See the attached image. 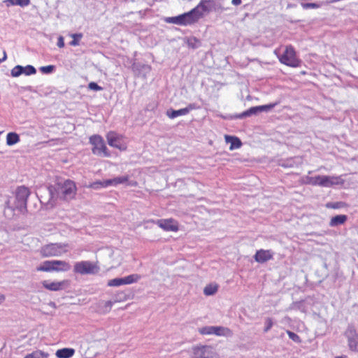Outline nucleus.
I'll return each instance as SVG.
<instances>
[{
  "label": "nucleus",
  "instance_id": "obj_1",
  "mask_svg": "<svg viewBox=\"0 0 358 358\" xmlns=\"http://www.w3.org/2000/svg\"><path fill=\"white\" fill-rule=\"evenodd\" d=\"M48 190L49 193L48 203L54 206L58 199L67 201L74 198L77 188L73 181L66 180L63 182H57L48 185Z\"/></svg>",
  "mask_w": 358,
  "mask_h": 358
},
{
  "label": "nucleus",
  "instance_id": "obj_2",
  "mask_svg": "<svg viewBox=\"0 0 358 358\" xmlns=\"http://www.w3.org/2000/svg\"><path fill=\"white\" fill-rule=\"evenodd\" d=\"M30 194L28 187L24 185L17 187L15 191L14 203L12 204L9 199L7 200L5 203L6 208L10 209L12 211L17 210L22 213H24L27 211V199Z\"/></svg>",
  "mask_w": 358,
  "mask_h": 358
},
{
  "label": "nucleus",
  "instance_id": "obj_3",
  "mask_svg": "<svg viewBox=\"0 0 358 358\" xmlns=\"http://www.w3.org/2000/svg\"><path fill=\"white\" fill-rule=\"evenodd\" d=\"M196 9H191L177 16L165 17L164 22L181 26L191 25L198 22L196 17Z\"/></svg>",
  "mask_w": 358,
  "mask_h": 358
},
{
  "label": "nucleus",
  "instance_id": "obj_4",
  "mask_svg": "<svg viewBox=\"0 0 358 358\" xmlns=\"http://www.w3.org/2000/svg\"><path fill=\"white\" fill-rule=\"evenodd\" d=\"M275 53L279 61L282 64L288 66L298 67L300 66L302 63V61L297 58L296 51L294 47L291 45H287L282 53H277L276 51Z\"/></svg>",
  "mask_w": 358,
  "mask_h": 358
},
{
  "label": "nucleus",
  "instance_id": "obj_5",
  "mask_svg": "<svg viewBox=\"0 0 358 358\" xmlns=\"http://www.w3.org/2000/svg\"><path fill=\"white\" fill-rule=\"evenodd\" d=\"M69 263L62 260H46L37 267V271L44 272L67 271L70 270Z\"/></svg>",
  "mask_w": 358,
  "mask_h": 358
},
{
  "label": "nucleus",
  "instance_id": "obj_6",
  "mask_svg": "<svg viewBox=\"0 0 358 358\" xmlns=\"http://www.w3.org/2000/svg\"><path fill=\"white\" fill-rule=\"evenodd\" d=\"M343 335L347 339L349 350L353 352H358V331L355 324L349 323Z\"/></svg>",
  "mask_w": 358,
  "mask_h": 358
},
{
  "label": "nucleus",
  "instance_id": "obj_7",
  "mask_svg": "<svg viewBox=\"0 0 358 358\" xmlns=\"http://www.w3.org/2000/svg\"><path fill=\"white\" fill-rule=\"evenodd\" d=\"M90 143L93 145L92 153L96 155L103 157H110V153L108 151L103 138L98 134H94L90 138Z\"/></svg>",
  "mask_w": 358,
  "mask_h": 358
},
{
  "label": "nucleus",
  "instance_id": "obj_8",
  "mask_svg": "<svg viewBox=\"0 0 358 358\" xmlns=\"http://www.w3.org/2000/svg\"><path fill=\"white\" fill-rule=\"evenodd\" d=\"M192 358H219L213 348L207 345H194L192 348Z\"/></svg>",
  "mask_w": 358,
  "mask_h": 358
},
{
  "label": "nucleus",
  "instance_id": "obj_9",
  "mask_svg": "<svg viewBox=\"0 0 358 358\" xmlns=\"http://www.w3.org/2000/svg\"><path fill=\"white\" fill-rule=\"evenodd\" d=\"M99 271V267L90 261L76 262L73 266V272L81 275L95 274Z\"/></svg>",
  "mask_w": 358,
  "mask_h": 358
},
{
  "label": "nucleus",
  "instance_id": "obj_10",
  "mask_svg": "<svg viewBox=\"0 0 358 358\" xmlns=\"http://www.w3.org/2000/svg\"><path fill=\"white\" fill-rule=\"evenodd\" d=\"M130 63L131 64V69L135 77L146 79L152 71L150 65L138 62L136 59L131 60Z\"/></svg>",
  "mask_w": 358,
  "mask_h": 358
},
{
  "label": "nucleus",
  "instance_id": "obj_11",
  "mask_svg": "<svg viewBox=\"0 0 358 358\" xmlns=\"http://www.w3.org/2000/svg\"><path fill=\"white\" fill-rule=\"evenodd\" d=\"M68 243H50L44 245L41 248V253L44 257L59 256L62 253V250L68 248Z\"/></svg>",
  "mask_w": 358,
  "mask_h": 358
},
{
  "label": "nucleus",
  "instance_id": "obj_12",
  "mask_svg": "<svg viewBox=\"0 0 358 358\" xmlns=\"http://www.w3.org/2000/svg\"><path fill=\"white\" fill-rule=\"evenodd\" d=\"M141 279L138 274H131L123 278H115L110 280L107 285L109 287H119L123 285H130L138 282Z\"/></svg>",
  "mask_w": 358,
  "mask_h": 358
},
{
  "label": "nucleus",
  "instance_id": "obj_13",
  "mask_svg": "<svg viewBox=\"0 0 358 358\" xmlns=\"http://www.w3.org/2000/svg\"><path fill=\"white\" fill-rule=\"evenodd\" d=\"M200 106L196 103H190L185 108L179 110L169 108L166 110V114L170 119H174L180 115H185L192 110L199 109Z\"/></svg>",
  "mask_w": 358,
  "mask_h": 358
},
{
  "label": "nucleus",
  "instance_id": "obj_14",
  "mask_svg": "<svg viewBox=\"0 0 358 358\" xmlns=\"http://www.w3.org/2000/svg\"><path fill=\"white\" fill-rule=\"evenodd\" d=\"M214 0H201L199 4L193 9L196 10V17L198 21L203 17V13H209L213 11Z\"/></svg>",
  "mask_w": 358,
  "mask_h": 358
},
{
  "label": "nucleus",
  "instance_id": "obj_15",
  "mask_svg": "<svg viewBox=\"0 0 358 358\" xmlns=\"http://www.w3.org/2000/svg\"><path fill=\"white\" fill-rule=\"evenodd\" d=\"M43 287L50 291H60L67 288L70 285L69 280H64L60 282H50L49 280L42 281Z\"/></svg>",
  "mask_w": 358,
  "mask_h": 358
},
{
  "label": "nucleus",
  "instance_id": "obj_16",
  "mask_svg": "<svg viewBox=\"0 0 358 358\" xmlns=\"http://www.w3.org/2000/svg\"><path fill=\"white\" fill-rule=\"evenodd\" d=\"M274 252L272 250L260 249L256 251L253 258L259 264H264L273 259Z\"/></svg>",
  "mask_w": 358,
  "mask_h": 358
},
{
  "label": "nucleus",
  "instance_id": "obj_17",
  "mask_svg": "<svg viewBox=\"0 0 358 358\" xmlns=\"http://www.w3.org/2000/svg\"><path fill=\"white\" fill-rule=\"evenodd\" d=\"M260 113L259 110V106H252L248 108V110L243 111L241 113H236L234 115H229L227 116H223L222 117L224 120H236V119H244L248 117H250L253 115H257Z\"/></svg>",
  "mask_w": 358,
  "mask_h": 358
},
{
  "label": "nucleus",
  "instance_id": "obj_18",
  "mask_svg": "<svg viewBox=\"0 0 358 358\" xmlns=\"http://www.w3.org/2000/svg\"><path fill=\"white\" fill-rule=\"evenodd\" d=\"M106 138L110 146L117 148L121 151L127 150L126 145L121 141L115 132L110 131L108 133Z\"/></svg>",
  "mask_w": 358,
  "mask_h": 358
},
{
  "label": "nucleus",
  "instance_id": "obj_19",
  "mask_svg": "<svg viewBox=\"0 0 358 358\" xmlns=\"http://www.w3.org/2000/svg\"><path fill=\"white\" fill-rule=\"evenodd\" d=\"M157 224L166 231H177L178 230V223L173 219L158 220Z\"/></svg>",
  "mask_w": 358,
  "mask_h": 358
},
{
  "label": "nucleus",
  "instance_id": "obj_20",
  "mask_svg": "<svg viewBox=\"0 0 358 358\" xmlns=\"http://www.w3.org/2000/svg\"><path fill=\"white\" fill-rule=\"evenodd\" d=\"M325 180V187H331L335 185H343L345 180L342 178V176H324Z\"/></svg>",
  "mask_w": 358,
  "mask_h": 358
},
{
  "label": "nucleus",
  "instance_id": "obj_21",
  "mask_svg": "<svg viewBox=\"0 0 358 358\" xmlns=\"http://www.w3.org/2000/svg\"><path fill=\"white\" fill-rule=\"evenodd\" d=\"M324 176L317 175L315 176H306L305 183L313 186H320L325 187Z\"/></svg>",
  "mask_w": 358,
  "mask_h": 358
},
{
  "label": "nucleus",
  "instance_id": "obj_22",
  "mask_svg": "<svg viewBox=\"0 0 358 358\" xmlns=\"http://www.w3.org/2000/svg\"><path fill=\"white\" fill-rule=\"evenodd\" d=\"M116 297L118 298V299H117V300H115L114 301H102L101 303H100L99 307H101L102 312L103 313H109L110 311L111 308H112L113 305L115 302H117L118 301H121V300L125 299V295L122 292L120 293V294H118Z\"/></svg>",
  "mask_w": 358,
  "mask_h": 358
},
{
  "label": "nucleus",
  "instance_id": "obj_23",
  "mask_svg": "<svg viewBox=\"0 0 358 358\" xmlns=\"http://www.w3.org/2000/svg\"><path fill=\"white\" fill-rule=\"evenodd\" d=\"M225 140L227 143H230L229 150H233L234 149H238L241 147L242 142L241 139L235 136H229L226 135L225 136Z\"/></svg>",
  "mask_w": 358,
  "mask_h": 358
},
{
  "label": "nucleus",
  "instance_id": "obj_24",
  "mask_svg": "<svg viewBox=\"0 0 358 358\" xmlns=\"http://www.w3.org/2000/svg\"><path fill=\"white\" fill-rule=\"evenodd\" d=\"M184 41L189 48L195 50L201 46V41L194 36L184 38Z\"/></svg>",
  "mask_w": 358,
  "mask_h": 358
},
{
  "label": "nucleus",
  "instance_id": "obj_25",
  "mask_svg": "<svg viewBox=\"0 0 358 358\" xmlns=\"http://www.w3.org/2000/svg\"><path fill=\"white\" fill-rule=\"evenodd\" d=\"M75 354V350L70 348L59 349L56 351L55 355L57 358H71Z\"/></svg>",
  "mask_w": 358,
  "mask_h": 358
},
{
  "label": "nucleus",
  "instance_id": "obj_26",
  "mask_svg": "<svg viewBox=\"0 0 358 358\" xmlns=\"http://www.w3.org/2000/svg\"><path fill=\"white\" fill-rule=\"evenodd\" d=\"M347 220L348 216L346 215H337L331 217L329 222V226L331 227H338L345 224Z\"/></svg>",
  "mask_w": 358,
  "mask_h": 358
},
{
  "label": "nucleus",
  "instance_id": "obj_27",
  "mask_svg": "<svg viewBox=\"0 0 358 358\" xmlns=\"http://www.w3.org/2000/svg\"><path fill=\"white\" fill-rule=\"evenodd\" d=\"M213 334L216 336H227L231 334L230 329L222 326H213Z\"/></svg>",
  "mask_w": 358,
  "mask_h": 358
},
{
  "label": "nucleus",
  "instance_id": "obj_28",
  "mask_svg": "<svg viewBox=\"0 0 358 358\" xmlns=\"http://www.w3.org/2000/svg\"><path fill=\"white\" fill-rule=\"evenodd\" d=\"M20 136L15 132H9L6 136V144L8 146H12L20 142Z\"/></svg>",
  "mask_w": 358,
  "mask_h": 358
},
{
  "label": "nucleus",
  "instance_id": "obj_29",
  "mask_svg": "<svg viewBox=\"0 0 358 358\" xmlns=\"http://www.w3.org/2000/svg\"><path fill=\"white\" fill-rule=\"evenodd\" d=\"M289 309V310L296 309V310H300L302 313H306V310H307V308H306V306L304 300H301V301H297L292 302L291 303Z\"/></svg>",
  "mask_w": 358,
  "mask_h": 358
},
{
  "label": "nucleus",
  "instance_id": "obj_30",
  "mask_svg": "<svg viewBox=\"0 0 358 358\" xmlns=\"http://www.w3.org/2000/svg\"><path fill=\"white\" fill-rule=\"evenodd\" d=\"M48 353L38 350L27 354L24 358H48Z\"/></svg>",
  "mask_w": 358,
  "mask_h": 358
},
{
  "label": "nucleus",
  "instance_id": "obj_31",
  "mask_svg": "<svg viewBox=\"0 0 358 358\" xmlns=\"http://www.w3.org/2000/svg\"><path fill=\"white\" fill-rule=\"evenodd\" d=\"M69 36L73 38L71 41L69 42V45L71 46H77L80 45V41L83 36V33H75L71 34Z\"/></svg>",
  "mask_w": 358,
  "mask_h": 358
},
{
  "label": "nucleus",
  "instance_id": "obj_32",
  "mask_svg": "<svg viewBox=\"0 0 358 358\" xmlns=\"http://www.w3.org/2000/svg\"><path fill=\"white\" fill-rule=\"evenodd\" d=\"M217 289L218 286L217 285H213L210 284L205 287L203 293L206 296H212L217 292Z\"/></svg>",
  "mask_w": 358,
  "mask_h": 358
},
{
  "label": "nucleus",
  "instance_id": "obj_33",
  "mask_svg": "<svg viewBox=\"0 0 358 358\" xmlns=\"http://www.w3.org/2000/svg\"><path fill=\"white\" fill-rule=\"evenodd\" d=\"M347 206L345 202L343 201H336V202H328L326 204V207L327 208H332V209H338L344 208Z\"/></svg>",
  "mask_w": 358,
  "mask_h": 358
},
{
  "label": "nucleus",
  "instance_id": "obj_34",
  "mask_svg": "<svg viewBox=\"0 0 358 358\" xmlns=\"http://www.w3.org/2000/svg\"><path fill=\"white\" fill-rule=\"evenodd\" d=\"M22 72L26 76H31L36 73V69L34 66L28 64L26 66H22Z\"/></svg>",
  "mask_w": 358,
  "mask_h": 358
},
{
  "label": "nucleus",
  "instance_id": "obj_35",
  "mask_svg": "<svg viewBox=\"0 0 358 358\" xmlns=\"http://www.w3.org/2000/svg\"><path fill=\"white\" fill-rule=\"evenodd\" d=\"M286 333L288 335L289 338L295 343L300 344L302 342L301 338L297 334L290 330H286Z\"/></svg>",
  "mask_w": 358,
  "mask_h": 358
},
{
  "label": "nucleus",
  "instance_id": "obj_36",
  "mask_svg": "<svg viewBox=\"0 0 358 358\" xmlns=\"http://www.w3.org/2000/svg\"><path fill=\"white\" fill-rule=\"evenodd\" d=\"M278 102H275V103H271L268 104L258 106L259 110L260 113L268 112V111L271 110L273 108H274L275 106H276L278 105Z\"/></svg>",
  "mask_w": 358,
  "mask_h": 358
},
{
  "label": "nucleus",
  "instance_id": "obj_37",
  "mask_svg": "<svg viewBox=\"0 0 358 358\" xmlns=\"http://www.w3.org/2000/svg\"><path fill=\"white\" fill-rule=\"evenodd\" d=\"M11 5L24 7L30 3V0H7Z\"/></svg>",
  "mask_w": 358,
  "mask_h": 358
},
{
  "label": "nucleus",
  "instance_id": "obj_38",
  "mask_svg": "<svg viewBox=\"0 0 358 358\" xmlns=\"http://www.w3.org/2000/svg\"><path fill=\"white\" fill-rule=\"evenodd\" d=\"M273 320L271 317H266L264 320V327L263 329L264 333L269 331L273 326Z\"/></svg>",
  "mask_w": 358,
  "mask_h": 358
},
{
  "label": "nucleus",
  "instance_id": "obj_39",
  "mask_svg": "<svg viewBox=\"0 0 358 358\" xmlns=\"http://www.w3.org/2000/svg\"><path fill=\"white\" fill-rule=\"evenodd\" d=\"M158 107V101L157 100L150 101L145 106V111L155 112Z\"/></svg>",
  "mask_w": 358,
  "mask_h": 358
},
{
  "label": "nucleus",
  "instance_id": "obj_40",
  "mask_svg": "<svg viewBox=\"0 0 358 358\" xmlns=\"http://www.w3.org/2000/svg\"><path fill=\"white\" fill-rule=\"evenodd\" d=\"M213 326H205L199 329V332L201 335L213 334Z\"/></svg>",
  "mask_w": 358,
  "mask_h": 358
},
{
  "label": "nucleus",
  "instance_id": "obj_41",
  "mask_svg": "<svg viewBox=\"0 0 358 358\" xmlns=\"http://www.w3.org/2000/svg\"><path fill=\"white\" fill-rule=\"evenodd\" d=\"M22 66L16 65L14 68L11 69L10 76L14 78L21 76L22 74Z\"/></svg>",
  "mask_w": 358,
  "mask_h": 358
},
{
  "label": "nucleus",
  "instance_id": "obj_42",
  "mask_svg": "<svg viewBox=\"0 0 358 358\" xmlns=\"http://www.w3.org/2000/svg\"><path fill=\"white\" fill-rule=\"evenodd\" d=\"M55 66L54 65H48L39 68V71L44 74H49L54 71Z\"/></svg>",
  "mask_w": 358,
  "mask_h": 358
},
{
  "label": "nucleus",
  "instance_id": "obj_43",
  "mask_svg": "<svg viewBox=\"0 0 358 358\" xmlns=\"http://www.w3.org/2000/svg\"><path fill=\"white\" fill-rule=\"evenodd\" d=\"M301 6L303 9H316L321 6L320 3H302Z\"/></svg>",
  "mask_w": 358,
  "mask_h": 358
},
{
  "label": "nucleus",
  "instance_id": "obj_44",
  "mask_svg": "<svg viewBox=\"0 0 358 358\" xmlns=\"http://www.w3.org/2000/svg\"><path fill=\"white\" fill-rule=\"evenodd\" d=\"M227 8L222 6V5L217 2L215 0L213 1V11L217 12V13H222L224 10H226Z\"/></svg>",
  "mask_w": 358,
  "mask_h": 358
},
{
  "label": "nucleus",
  "instance_id": "obj_45",
  "mask_svg": "<svg viewBox=\"0 0 358 358\" xmlns=\"http://www.w3.org/2000/svg\"><path fill=\"white\" fill-rule=\"evenodd\" d=\"M87 88L90 90H92V91H95V92L101 91L103 90V88L101 86L99 85L95 82H90L87 85Z\"/></svg>",
  "mask_w": 358,
  "mask_h": 358
},
{
  "label": "nucleus",
  "instance_id": "obj_46",
  "mask_svg": "<svg viewBox=\"0 0 358 358\" xmlns=\"http://www.w3.org/2000/svg\"><path fill=\"white\" fill-rule=\"evenodd\" d=\"M114 180H115V185L117 186L120 184H123L126 182H128L129 176H118V177L114 178Z\"/></svg>",
  "mask_w": 358,
  "mask_h": 358
},
{
  "label": "nucleus",
  "instance_id": "obj_47",
  "mask_svg": "<svg viewBox=\"0 0 358 358\" xmlns=\"http://www.w3.org/2000/svg\"><path fill=\"white\" fill-rule=\"evenodd\" d=\"M90 187L94 189H100L101 188H105L103 187V180H96L90 184Z\"/></svg>",
  "mask_w": 358,
  "mask_h": 358
},
{
  "label": "nucleus",
  "instance_id": "obj_48",
  "mask_svg": "<svg viewBox=\"0 0 358 358\" xmlns=\"http://www.w3.org/2000/svg\"><path fill=\"white\" fill-rule=\"evenodd\" d=\"M109 186H116L114 178L103 180V187L106 188Z\"/></svg>",
  "mask_w": 358,
  "mask_h": 358
},
{
  "label": "nucleus",
  "instance_id": "obj_49",
  "mask_svg": "<svg viewBox=\"0 0 358 358\" xmlns=\"http://www.w3.org/2000/svg\"><path fill=\"white\" fill-rule=\"evenodd\" d=\"M57 45L62 48H64V45H65V43H64V38L62 36H59L57 38Z\"/></svg>",
  "mask_w": 358,
  "mask_h": 358
},
{
  "label": "nucleus",
  "instance_id": "obj_50",
  "mask_svg": "<svg viewBox=\"0 0 358 358\" xmlns=\"http://www.w3.org/2000/svg\"><path fill=\"white\" fill-rule=\"evenodd\" d=\"M331 277L332 280H334V282H336V281L338 279L341 278L342 276L339 274L338 272H336L333 275H331Z\"/></svg>",
  "mask_w": 358,
  "mask_h": 358
},
{
  "label": "nucleus",
  "instance_id": "obj_51",
  "mask_svg": "<svg viewBox=\"0 0 358 358\" xmlns=\"http://www.w3.org/2000/svg\"><path fill=\"white\" fill-rule=\"evenodd\" d=\"M241 0H232L231 3L234 6H239L241 3Z\"/></svg>",
  "mask_w": 358,
  "mask_h": 358
},
{
  "label": "nucleus",
  "instance_id": "obj_52",
  "mask_svg": "<svg viewBox=\"0 0 358 358\" xmlns=\"http://www.w3.org/2000/svg\"><path fill=\"white\" fill-rule=\"evenodd\" d=\"M6 59H7L6 52V51H3V57L1 59H0V63L5 61Z\"/></svg>",
  "mask_w": 358,
  "mask_h": 358
},
{
  "label": "nucleus",
  "instance_id": "obj_53",
  "mask_svg": "<svg viewBox=\"0 0 358 358\" xmlns=\"http://www.w3.org/2000/svg\"><path fill=\"white\" fill-rule=\"evenodd\" d=\"M24 90L29 92H34L31 86H27L24 87Z\"/></svg>",
  "mask_w": 358,
  "mask_h": 358
},
{
  "label": "nucleus",
  "instance_id": "obj_54",
  "mask_svg": "<svg viewBox=\"0 0 358 358\" xmlns=\"http://www.w3.org/2000/svg\"><path fill=\"white\" fill-rule=\"evenodd\" d=\"M5 300V296L0 294V304Z\"/></svg>",
  "mask_w": 358,
  "mask_h": 358
},
{
  "label": "nucleus",
  "instance_id": "obj_55",
  "mask_svg": "<svg viewBox=\"0 0 358 358\" xmlns=\"http://www.w3.org/2000/svg\"><path fill=\"white\" fill-rule=\"evenodd\" d=\"M49 305H50V306H52V307L55 308H56V307H57L56 303H55V302H53V301H50V302L49 303Z\"/></svg>",
  "mask_w": 358,
  "mask_h": 358
},
{
  "label": "nucleus",
  "instance_id": "obj_56",
  "mask_svg": "<svg viewBox=\"0 0 358 358\" xmlns=\"http://www.w3.org/2000/svg\"><path fill=\"white\" fill-rule=\"evenodd\" d=\"M336 358H344V357H343L341 356H338V357H336Z\"/></svg>",
  "mask_w": 358,
  "mask_h": 358
},
{
  "label": "nucleus",
  "instance_id": "obj_57",
  "mask_svg": "<svg viewBox=\"0 0 358 358\" xmlns=\"http://www.w3.org/2000/svg\"><path fill=\"white\" fill-rule=\"evenodd\" d=\"M282 166H284V167H287V166H288V165L282 164Z\"/></svg>",
  "mask_w": 358,
  "mask_h": 358
},
{
  "label": "nucleus",
  "instance_id": "obj_58",
  "mask_svg": "<svg viewBox=\"0 0 358 358\" xmlns=\"http://www.w3.org/2000/svg\"><path fill=\"white\" fill-rule=\"evenodd\" d=\"M357 60H358V59H357Z\"/></svg>",
  "mask_w": 358,
  "mask_h": 358
}]
</instances>
